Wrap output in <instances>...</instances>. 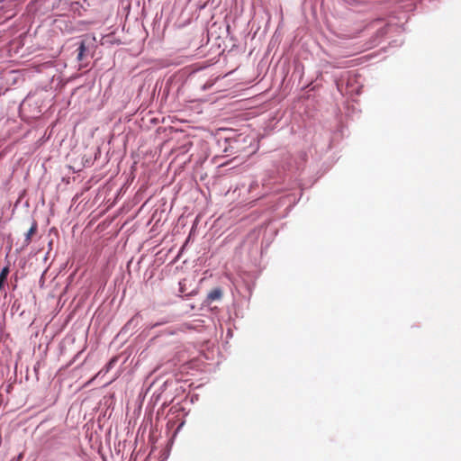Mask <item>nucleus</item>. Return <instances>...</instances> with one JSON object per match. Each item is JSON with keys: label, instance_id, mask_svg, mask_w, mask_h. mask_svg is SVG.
Listing matches in <instances>:
<instances>
[{"label": "nucleus", "instance_id": "obj_4", "mask_svg": "<svg viewBox=\"0 0 461 461\" xmlns=\"http://www.w3.org/2000/svg\"><path fill=\"white\" fill-rule=\"evenodd\" d=\"M77 50H78L77 59H78L79 60H82V59H83L84 52H85V50H86V47H85L84 42H81V44H80V46L78 47Z\"/></svg>", "mask_w": 461, "mask_h": 461}, {"label": "nucleus", "instance_id": "obj_1", "mask_svg": "<svg viewBox=\"0 0 461 461\" xmlns=\"http://www.w3.org/2000/svg\"><path fill=\"white\" fill-rule=\"evenodd\" d=\"M222 289L220 287L213 288L209 292L206 297V302L208 303H212L213 301L221 300L222 297Z\"/></svg>", "mask_w": 461, "mask_h": 461}, {"label": "nucleus", "instance_id": "obj_3", "mask_svg": "<svg viewBox=\"0 0 461 461\" xmlns=\"http://www.w3.org/2000/svg\"><path fill=\"white\" fill-rule=\"evenodd\" d=\"M8 274H9V267H4L0 273V280L5 282Z\"/></svg>", "mask_w": 461, "mask_h": 461}, {"label": "nucleus", "instance_id": "obj_5", "mask_svg": "<svg viewBox=\"0 0 461 461\" xmlns=\"http://www.w3.org/2000/svg\"><path fill=\"white\" fill-rule=\"evenodd\" d=\"M4 285H5V282L0 280V290L3 288Z\"/></svg>", "mask_w": 461, "mask_h": 461}, {"label": "nucleus", "instance_id": "obj_2", "mask_svg": "<svg viewBox=\"0 0 461 461\" xmlns=\"http://www.w3.org/2000/svg\"><path fill=\"white\" fill-rule=\"evenodd\" d=\"M37 230L38 224L35 221H33L29 230L25 234V239L23 241L24 246H28L32 242V237L36 234Z\"/></svg>", "mask_w": 461, "mask_h": 461}]
</instances>
